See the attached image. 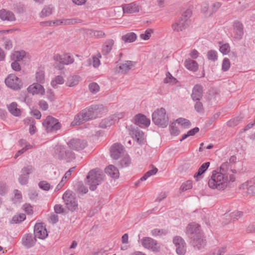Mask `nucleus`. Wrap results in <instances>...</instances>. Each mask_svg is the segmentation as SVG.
<instances>
[{"mask_svg":"<svg viewBox=\"0 0 255 255\" xmlns=\"http://www.w3.org/2000/svg\"><path fill=\"white\" fill-rule=\"evenodd\" d=\"M235 169H232L228 162H223L220 167V171L213 170L208 184L210 188L219 191L225 190L230 183L235 181L237 173Z\"/></svg>","mask_w":255,"mask_h":255,"instance_id":"nucleus-1","label":"nucleus"},{"mask_svg":"<svg viewBox=\"0 0 255 255\" xmlns=\"http://www.w3.org/2000/svg\"><path fill=\"white\" fill-rule=\"evenodd\" d=\"M100 107L99 105H92L82 110L74 118L72 125H79L84 121L96 118L100 112Z\"/></svg>","mask_w":255,"mask_h":255,"instance_id":"nucleus-2","label":"nucleus"},{"mask_svg":"<svg viewBox=\"0 0 255 255\" xmlns=\"http://www.w3.org/2000/svg\"><path fill=\"white\" fill-rule=\"evenodd\" d=\"M87 179L90 189L94 191L103 180L102 172L98 169H93L89 172Z\"/></svg>","mask_w":255,"mask_h":255,"instance_id":"nucleus-3","label":"nucleus"},{"mask_svg":"<svg viewBox=\"0 0 255 255\" xmlns=\"http://www.w3.org/2000/svg\"><path fill=\"white\" fill-rule=\"evenodd\" d=\"M153 122L162 128L166 127L168 124V118L166 114L165 110L161 108L157 109L152 115Z\"/></svg>","mask_w":255,"mask_h":255,"instance_id":"nucleus-4","label":"nucleus"},{"mask_svg":"<svg viewBox=\"0 0 255 255\" xmlns=\"http://www.w3.org/2000/svg\"><path fill=\"white\" fill-rule=\"evenodd\" d=\"M42 125L47 132H56L61 128V124L58 120L51 116L46 118Z\"/></svg>","mask_w":255,"mask_h":255,"instance_id":"nucleus-5","label":"nucleus"},{"mask_svg":"<svg viewBox=\"0 0 255 255\" xmlns=\"http://www.w3.org/2000/svg\"><path fill=\"white\" fill-rule=\"evenodd\" d=\"M62 198L67 208L71 211L78 209V204L75 195L71 191H66L63 195Z\"/></svg>","mask_w":255,"mask_h":255,"instance_id":"nucleus-6","label":"nucleus"},{"mask_svg":"<svg viewBox=\"0 0 255 255\" xmlns=\"http://www.w3.org/2000/svg\"><path fill=\"white\" fill-rule=\"evenodd\" d=\"M5 83L8 88L14 90H18L22 86L21 80L14 74L9 75L5 79Z\"/></svg>","mask_w":255,"mask_h":255,"instance_id":"nucleus-7","label":"nucleus"},{"mask_svg":"<svg viewBox=\"0 0 255 255\" xmlns=\"http://www.w3.org/2000/svg\"><path fill=\"white\" fill-rule=\"evenodd\" d=\"M141 245L145 249L154 252H158L160 246L157 242L150 237H144L139 241Z\"/></svg>","mask_w":255,"mask_h":255,"instance_id":"nucleus-8","label":"nucleus"},{"mask_svg":"<svg viewBox=\"0 0 255 255\" xmlns=\"http://www.w3.org/2000/svg\"><path fill=\"white\" fill-rule=\"evenodd\" d=\"M173 243L176 253L178 255H184L186 252V244L183 239L180 236H176L173 239Z\"/></svg>","mask_w":255,"mask_h":255,"instance_id":"nucleus-9","label":"nucleus"},{"mask_svg":"<svg viewBox=\"0 0 255 255\" xmlns=\"http://www.w3.org/2000/svg\"><path fill=\"white\" fill-rule=\"evenodd\" d=\"M122 8L124 13L132 14L139 11L140 6L138 1H134L129 3L122 5Z\"/></svg>","mask_w":255,"mask_h":255,"instance_id":"nucleus-10","label":"nucleus"},{"mask_svg":"<svg viewBox=\"0 0 255 255\" xmlns=\"http://www.w3.org/2000/svg\"><path fill=\"white\" fill-rule=\"evenodd\" d=\"M34 236L40 239H45L48 236L47 231L45 226L41 223H36L34 228Z\"/></svg>","mask_w":255,"mask_h":255,"instance_id":"nucleus-11","label":"nucleus"},{"mask_svg":"<svg viewBox=\"0 0 255 255\" xmlns=\"http://www.w3.org/2000/svg\"><path fill=\"white\" fill-rule=\"evenodd\" d=\"M86 142L85 140L78 138L71 139L67 142L69 148L76 151L84 149L86 146Z\"/></svg>","mask_w":255,"mask_h":255,"instance_id":"nucleus-12","label":"nucleus"},{"mask_svg":"<svg viewBox=\"0 0 255 255\" xmlns=\"http://www.w3.org/2000/svg\"><path fill=\"white\" fill-rule=\"evenodd\" d=\"M122 118V116L121 114L120 115H112L107 118L103 120L100 124V126L101 128H103L110 127L112 125H114L116 122H118V121Z\"/></svg>","mask_w":255,"mask_h":255,"instance_id":"nucleus-13","label":"nucleus"},{"mask_svg":"<svg viewBox=\"0 0 255 255\" xmlns=\"http://www.w3.org/2000/svg\"><path fill=\"white\" fill-rule=\"evenodd\" d=\"M36 241L35 237L32 234H25L21 239L22 245L27 249L33 247Z\"/></svg>","mask_w":255,"mask_h":255,"instance_id":"nucleus-14","label":"nucleus"},{"mask_svg":"<svg viewBox=\"0 0 255 255\" xmlns=\"http://www.w3.org/2000/svg\"><path fill=\"white\" fill-rule=\"evenodd\" d=\"M29 93L32 95H43L45 94V89L41 84L34 83L29 86L27 89Z\"/></svg>","mask_w":255,"mask_h":255,"instance_id":"nucleus-15","label":"nucleus"},{"mask_svg":"<svg viewBox=\"0 0 255 255\" xmlns=\"http://www.w3.org/2000/svg\"><path fill=\"white\" fill-rule=\"evenodd\" d=\"M200 226L195 223H192L188 225L186 228V234L191 240L197 236L200 232Z\"/></svg>","mask_w":255,"mask_h":255,"instance_id":"nucleus-16","label":"nucleus"},{"mask_svg":"<svg viewBox=\"0 0 255 255\" xmlns=\"http://www.w3.org/2000/svg\"><path fill=\"white\" fill-rule=\"evenodd\" d=\"M110 151L111 157L115 159H118L124 154V148L121 144L116 143L111 146Z\"/></svg>","mask_w":255,"mask_h":255,"instance_id":"nucleus-17","label":"nucleus"},{"mask_svg":"<svg viewBox=\"0 0 255 255\" xmlns=\"http://www.w3.org/2000/svg\"><path fill=\"white\" fill-rule=\"evenodd\" d=\"M53 59L55 61L63 65H69L74 61L73 57L68 54H65L63 55L57 54L54 56Z\"/></svg>","mask_w":255,"mask_h":255,"instance_id":"nucleus-18","label":"nucleus"},{"mask_svg":"<svg viewBox=\"0 0 255 255\" xmlns=\"http://www.w3.org/2000/svg\"><path fill=\"white\" fill-rule=\"evenodd\" d=\"M135 124L141 128L148 127L150 124V121L144 115L139 114L134 117Z\"/></svg>","mask_w":255,"mask_h":255,"instance_id":"nucleus-19","label":"nucleus"},{"mask_svg":"<svg viewBox=\"0 0 255 255\" xmlns=\"http://www.w3.org/2000/svg\"><path fill=\"white\" fill-rule=\"evenodd\" d=\"M234 30H233V37L236 40H240L242 39L243 34V25L239 22L236 21L234 23Z\"/></svg>","mask_w":255,"mask_h":255,"instance_id":"nucleus-20","label":"nucleus"},{"mask_svg":"<svg viewBox=\"0 0 255 255\" xmlns=\"http://www.w3.org/2000/svg\"><path fill=\"white\" fill-rule=\"evenodd\" d=\"M240 189H247L249 194L255 195V177L242 184Z\"/></svg>","mask_w":255,"mask_h":255,"instance_id":"nucleus-21","label":"nucleus"},{"mask_svg":"<svg viewBox=\"0 0 255 255\" xmlns=\"http://www.w3.org/2000/svg\"><path fill=\"white\" fill-rule=\"evenodd\" d=\"M203 87L200 84L195 85L193 89L191 95V98L194 101H200L203 96Z\"/></svg>","mask_w":255,"mask_h":255,"instance_id":"nucleus-22","label":"nucleus"},{"mask_svg":"<svg viewBox=\"0 0 255 255\" xmlns=\"http://www.w3.org/2000/svg\"><path fill=\"white\" fill-rule=\"evenodd\" d=\"M191 240L193 246L198 250L204 248L206 245L205 240L201 233L197 234V236Z\"/></svg>","mask_w":255,"mask_h":255,"instance_id":"nucleus-23","label":"nucleus"},{"mask_svg":"<svg viewBox=\"0 0 255 255\" xmlns=\"http://www.w3.org/2000/svg\"><path fill=\"white\" fill-rule=\"evenodd\" d=\"M128 129L130 134L135 138L138 143L141 144L143 142L144 134L143 131L137 128H133L131 127Z\"/></svg>","mask_w":255,"mask_h":255,"instance_id":"nucleus-24","label":"nucleus"},{"mask_svg":"<svg viewBox=\"0 0 255 255\" xmlns=\"http://www.w3.org/2000/svg\"><path fill=\"white\" fill-rule=\"evenodd\" d=\"M135 65V62L131 61H126L120 64L118 67V72L122 74L126 73Z\"/></svg>","mask_w":255,"mask_h":255,"instance_id":"nucleus-25","label":"nucleus"},{"mask_svg":"<svg viewBox=\"0 0 255 255\" xmlns=\"http://www.w3.org/2000/svg\"><path fill=\"white\" fill-rule=\"evenodd\" d=\"M0 18L2 20L10 21H14L15 19L14 15L12 12L4 9L0 10Z\"/></svg>","mask_w":255,"mask_h":255,"instance_id":"nucleus-26","label":"nucleus"},{"mask_svg":"<svg viewBox=\"0 0 255 255\" xmlns=\"http://www.w3.org/2000/svg\"><path fill=\"white\" fill-rule=\"evenodd\" d=\"M105 172L111 177L114 179L118 178L119 177V172L117 167L113 165H109L105 168Z\"/></svg>","mask_w":255,"mask_h":255,"instance_id":"nucleus-27","label":"nucleus"},{"mask_svg":"<svg viewBox=\"0 0 255 255\" xmlns=\"http://www.w3.org/2000/svg\"><path fill=\"white\" fill-rule=\"evenodd\" d=\"M115 43V41L113 39H108L107 40L105 43H104L102 49V54L104 55H106L110 53V52L111 51L112 49H113V47L114 46Z\"/></svg>","mask_w":255,"mask_h":255,"instance_id":"nucleus-28","label":"nucleus"},{"mask_svg":"<svg viewBox=\"0 0 255 255\" xmlns=\"http://www.w3.org/2000/svg\"><path fill=\"white\" fill-rule=\"evenodd\" d=\"M187 25V23L184 21L183 19H179L172 25L173 30L175 31H182L185 29Z\"/></svg>","mask_w":255,"mask_h":255,"instance_id":"nucleus-29","label":"nucleus"},{"mask_svg":"<svg viewBox=\"0 0 255 255\" xmlns=\"http://www.w3.org/2000/svg\"><path fill=\"white\" fill-rule=\"evenodd\" d=\"M184 66L188 70L192 72H196L198 69L197 62L190 58L185 60Z\"/></svg>","mask_w":255,"mask_h":255,"instance_id":"nucleus-30","label":"nucleus"},{"mask_svg":"<svg viewBox=\"0 0 255 255\" xmlns=\"http://www.w3.org/2000/svg\"><path fill=\"white\" fill-rule=\"evenodd\" d=\"M8 111L13 116L18 117L20 115V110L17 108V104L15 102H12L7 105Z\"/></svg>","mask_w":255,"mask_h":255,"instance_id":"nucleus-31","label":"nucleus"},{"mask_svg":"<svg viewBox=\"0 0 255 255\" xmlns=\"http://www.w3.org/2000/svg\"><path fill=\"white\" fill-rule=\"evenodd\" d=\"M66 151L63 146L57 145L55 148V156L60 159H64Z\"/></svg>","mask_w":255,"mask_h":255,"instance_id":"nucleus-32","label":"nucleus"},{"mask_svg":"<svg viewBox=\"0 0 255 255\" xmlns=\"http://www.w3.org/2000/svg\"><path fill=\"white\" fill-rule=\"evenodd\" d=\"M210 165V162H206L203 163L198 170V171L194 174V178L198 180L199 176H201L207 170Z\"/></svg>","mask_w":255,"mask_h":255,"instance_id":"nucleus-33","label":"nucleus"},{"mask_svg":"<svg viewBox=\"0 0 255 255\" xmlns=\"http://www.w3.org/2000/svg\"><path fill=\"white\" fill-rule=\"evenodd\" d=\"M137 38L136 34L134 32L128 33L122 36V40L126 43L134 42Z\"/></svg>","mask_w":255,"mask_h":255,"instance_id":"nucleus-34","label":"nucleus"},{"mask_svg":"<svg viewBox=\"0 0 255 255\" xmlns=\"http://www.w3.org/2000/svg\"><path fill=\"white\" fill-rule=\"evenodd\" d=\"M24 123L29 125V132L32 135L36 132V128L35 126V121L32 118H26L24 120Z\"/></svg>","mask_w":255,"mask_h":255,"instance_id":"nucleus-35","label":"nucleus"},{"mask_svg":"<svg viewBox=\"0 0 255 255\" xmlns=\"http://www.w3.org/2000/svg\"><path fill=\"white\" fill-rule=\"evenodd\" d=\"M64 79L61 75H58L52 79L51 85L54 88H57L58 85H62L64 83Z\"/></svg>","mask_w":255,"mask_h":255,"instance_id":"nucleus-36","label":"nucleus"},{"mask_svg":"<svg viewBox=\"0 0 255 255\" xmlns=\"http://www.w3.org/2000/svg\"><path fill=\"white\" fill-rule=\"evenodd\" d=\"M80 80V77L77 75H73L68 77L66 85L68 87H73L77 85Z\"/></svg>","mask_w":255,"mask_h":255,"instance_id":"nucleus-37","label":"nucleus"},{"mask_svg":"<svg viewBox=\"0 0 255 255\" xmlns=\"http://www.w3.org/2000/svg\"><path fill=\"white\" fill-rule=\"evenodd\" d=\"M53 11V7L51 5L45 6L40 12L39 15L40 17L44 18L51 15Z\"/></svg>","mask_w":255,"mask_h":255,"instance_id":"nucleus-38","label":"nucleus"},{"mask_svg":"<svg viewBox=\"0 0 255 255\" xmlns=\"http://www.w3.org/2000/svg\"><path fill=\"white\" fill-rule=\"evenodd\" d=\"M35 78L36 83L41 84H44L45 81L44 71L42 70L36 71L35 73Z\"/></svg>","mask_w":255,"mask_h":255,"instance_id":"nucleus-39","label":"nucleus"},{"mask_svg":"<svg viewBox=\"0 0 255 255\" xmlns=\"http://www.w3.org/2000/svg\"><path fill=\"white\" fill-rule=\"evenodd\" d=\"M158 169L156 167H153L152 169L146 172L142 177H141L137 182L135 183L137 186L140 181H145L147 178L152 175H155L157 172Z\"/></svg>","mask_w":255,"mask_h":255,"instance_id":"nucleus-40","label":"nucleus"},{"mask_svg":"<svg viewBox=\"0 0 255 255\" xmlns=\"http://www.w3.org/2000/svg\"><path fill=\"white\" fill-rule=\"evenodd\" d=\"M163 82L165 84L173 85L177 82V80L175 78L172 76L170 72H167L166 73V77L164 78Z\"/></svg>","mask_w":255,"mask_h":255,"instance_id":"nucleus-41","label":"nucleus"},{"mask_svg":"<svg viewBox=\"0 0 255 255\" xmlns=\"http://www.w3.org/2000/svg\"><path fill=\"white\" fill-rule=\"evenodd\" d=\"M87 33L92 37L97 38H103L105 36V33L101 30H88Z\"/></svg>","mask_w":255,"mask_h":255,"instance_id":"nucleus-42","label":"nucleus"},{"mask_svg":"<svg viewBox=\"0 0 255 255\" xmlns=\"http://www.w3.org/2000/svg\"><path fill=\"white\" fill-rule=\"evenodd\" d=\"M25 56V52L24 51H15L11 55V58L15 61H19L23 59Z\"/></svg>","mask_w":255,"mask_h":255,"instance_id":"nucleus-43","label":"nucleus"},{"mask_svg":"<svg viewBox=\"0 0 255 255\" xmlns=\"http://www.w3.org/2000/svg\"><path fill=\"white\" fill-rule=\"evenodd\" d=\"M208 2H204L201 5V11L205 14V16L208 17L209 15V12L210 11V6Z\"/></svg>","mask_w":255,"mask_h":255,"instance_id":"nucleus-44","label":"nucleus"},{"mask_svg":"<svg viewBox=\"0 0 255 255\" xmlns=\"http://www.w3.org/2000/svg\"><path fill=\"white\" fill-rule=\"evenodd\" d=\"M26 219V215L24 214H19L14 215L11 220V223H19L23 221Z\"/></svg>","mask_w":255,"mask_h":255,"instance_id":"nucleus-45","label":"nucleus"},{"mask_svg":"<svg viewBox=\"0 0 255 255\" xmlns=\"http://www.w3.org/2000/svg\"><path fill=\"white\" fill-rule=\"evenodd\" d=\"M176 123L185 128H188L191 126L190 122L186 119L180 118L176 120Z\"/></svg>","mask_w":255,"mask_h":255,"instance_id":"nucleus-46","label":"nucleus"},{"mask_svg":"<svg viewBox=\"0 0 255 255\" xmlns=\"http://www.w3.org/2000/svg\"><path fill=\"white\" fill-rule=\"evenodd\" d=\"M35 170L34 167L32 165H27L24 166L21 170V173L29 176V175L34 172Z\"/></svg>","mask_w":255,"mask_h":255,"instance_id":"nucleus-47","label":"nucleus"},{"mask_svg":"<svg viewBox=\"0 0 255 255\" xmlns=\"http://www.w3.org/2000/svg\"><path fill=\"white\" fill-rule=\"evenodd\" d=\"M221 4L220 2H215L210 4V11L209 12V15H213L215 13L217 10L221 7Z\"/></svg>","mask_w":255,"mask_h":255,"instance_id":"nucleus-48","label":"nucleus"},{"mask_svg":"<svg viewBox=\"0 0 255 255\" xmlns=\"http://www.w3.org/2000/svg\"><path fill=\"white\" fill-rule=\"evenodd\" d=\"M220 51L224 55L228 54L230 51V46L229 43H226L220 46Z\"/></svg>","mask_w":255,"mask_h":255,"instance_id":"nucleus-49","label":"nucleus"},{"mask_svg":"<svg viewBox=\"0 0 255 255\" xmlns=\"http://www.w3.org/2000/svg\"><path fill=\"white\" fill-rule=\"evenodd\" d=\"M207 56L209 60L215 61L218 59L217 52L214 50H211L208 52Z\"/></svg>","mask_w":255,"mask_h":255,"instance_id":"nucleus-50","label":"nucleus"},{"mask_svg":"<svg viewBox=\"0 0 255 255\" xmlns=\"http://www.w3.org/2000/svg\"><path fill=\"white\" fill-rule=\"evenodd\" d=\"M29 176L23 173H21L19 178V183L22 185H26L28 182Z\"/></svg>","mask_w":255,"mask_h":255,"instance_id":"nucleus-51","label":"nucleus"},{"mask_svg":"<svg viewBox=\"0 0 255 255\" xmlns=\"http://www.w3.org/2000/svg\"><path fill=\"white\" fill-rule=\"evenodd\" d=\"M153 30L151 29H146L144 33L140 34V38L144 40H148L151 36Z\"/></svg>","mask_w":255,"mask_h":255,"instance_id":"nucleus-52","label":"nucleus"},{"mask_svg":"<svg viewBox=\"0 0 255 255\" xmlns=\"http://www.w3.org/2000/svg\"><path fill=\"white\" fill-rule=\"evenodd\" d=\"M39 187L44 191H49L52 186L46 181H41L38 183Z\"/></svg>","mask_w":255,"mask_h":255,"instance_id":"nucleus-53","label":"nucleus"},{"mask_svg":"<svg viewBox=\"0 0 255 255\" xmlns=\"http://www.w3.org/2000/svg\"><path fill=\"white\" fill-rule=\"evenodd\" d=\"M231 66L230 60L228 58H225L222 64V70L224 72L227 71Z\"/></svg>","mask_w":255,"mask_h":255,"instance_id":"nucleus-54","label":"nucleus"},{"mask_svg":"<svg viewBox=\"0 0 255 255\" xmlns=\"http://www.w3.org/2000/svg\"><path fill=\"white\" fill-rule=\"evenodd\" d=\"M192 187V182L191 180H188L182 183L180 187V190L182 191H186L191 189Z\"/></svg>","mask_w":255,"mask_h":255,"instance_id":"nucleus-55","label":"nucleus"},{"mask_svg":"<svg viewBox=\"0 0 255 255\" xmlns=\"http://www.w3.org/2000/svg\"><path fill=\"white\" fill-rule=\"evenodd\" d=\"M63 24L70 25L80 22V20L78 18L62 19Z\"/></svg>","mask_w":255,"mask_h":255,"instance_id":"nucleus-56","label":"nucleus"},{"mask_svg":"<svg viewBox=\"0 0 255 255\" xmlns=\"http://www.w3.org/2000/svg\"><path fill=\"white\" fill-rule=\"evenodd\" d=\"M243 213L241 211H236L230 214L231 221H235L238 220L243 215Z\"/></svg>","mask_w":255,"mask_h":255,"instance_id":"nucleus-57","label":"nucleus"},{"mask_svg":"<svg viewBox=\"0 0 255 255\" xmlns=\"http://www.w3.org/2000/svg\"><path fill=\"white\" fill-rule=\"evenodd\" d=\"M89 89L91 93H96L99 91L100 87L98 84L93 82L89 84Z\"/></svg>","mask_w":255,"mask_h":255,"instance_id":"nucleus-58","label":"nucleus"},{"mask_svg":"<svg viewBox=\"0 0 255 255\" xmlns=\"http://www.w3.org/2000/svg\"><path fill=\"white\" fill-rule=\"evenodd\" d=\"M122 167H127L130 164V158L128 155L126 154L124 156L121 161L120 163Z\"/></svg>","mask_w":255,"mask_h":255,"instance_id":"nucleus-59","label":"nucleus"},{"mask_svg":"<svg viewBox=\"0 0 255 255\" xmlns=\"http://www.w3.org/2000/svg\"><path fill=\"white\" fill-rule=\"evenodd\" d=\"M196 103L194 106V108L196 111L199 113H203L204 112V108L203 104L200 101H196Z\"/></svg>","mask_w":255,"mask_h":255,"instance_id":"nucleus-60","label":"nucleus"},{"mask_svg":"<svg viewBox=\"0 0 255 255\" xmlns=\"http://www.w3.org/2000/svg\"><path fill=\"white\" fill-rule=\"evenodd\" d=\"M75 158V154L71 151L66 150L64 159L70 161Z\"/></svg>","mask_w":255,"mask_h":255,"instance_id":"nucleus-61","label":"nucleus"},{"mask_svg":"<svg viewBox=\"0 0 255 255\" xmlns=\"http://www.w3.org/2000/svg\"><path fill=\"white\" fill-rule=\"evenodd\" d=\"M3 40L4 42L3 45L4 48L6 50L11 49L12 48V43L10 39L6 38H4Z\"/></svg>","mask_w":255,"mask_h":255,"instance_id":"nucleus-62","label":"nucleus"},{"mask_svg":"<svg viewBox=\"0 0 255 255\" xmlns=\"http://www.w3.org/2000/svg\"><path fill=\"white\" fill-rule=\"evenodd\" d=\"M78 192L80 193H84L85 194L88 191V189L87 187L84 186L82 183H80L78 184V188H77Z\"/></svg>","mask_w":255,"mask_h":255,"instance_id":"nucleus-63","label":"nucleus"},{"mask_svg":"<svg viewBox=\"0 0 255 255\" xmlns=\"http://www.w3.org/2000/svg\"><path fill=\"white\" fill-rule=\"evenodd\" d=\"M226 251V248L223 247L215 250L212 255H223Z\"/></svg>","mask_w":255,"mask_h":255,"instance_id":"nucleus-64","label":"nucleus"}]
</instances>
